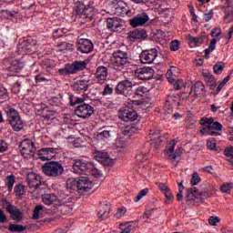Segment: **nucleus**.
<instances>
[{"label": "nucleus", "instance_id": "obj_1", "mask_svg": "<svg viewBox=\"0 0 233 233\" xmlns=\"http://www.w3.org/2000/svg\"><path fill=\"white\" fill-rule=\"evenodd\" d=\"M74 11L80 19L92 21L94 17V5L88 0H74Z\"/></svg>", "mask_w": 233, "mask_h": 233}, {"label": "nucleus", "instance_id": "obj_2", "mask_svg": "<svg viewBox=\"0 0 233 233\" xmlns=\"http://www.w3.org/2000/svg\"><path fill=\"white\" fill-rule=\"evenodd\" d=\"M108 14L114 15H127V17H132V9L128 7L127 3L121 0H113L109 3Z\"/></svg>", "mask_w": 233, "mask_h": 233}, {"label": "nucleus", "instance_id": "obj_3", "mask_svg": "<svg viewBox=\"0 0 233 233\" xmlns=\"http://www.w3.org/2000/svg\"><path fill=\"white\" fill-rule=\"evenodd\" d=\"M7 120L9 121V125L12 127L15 132H21L23 128H25V122L21 119V116H19V112L15 108H9L7 111Z\"/></svg>", "mask_w": 233, "mask_h": 233}, {"label": "nucleus", "instance_id": "obj_4", "mask_svg": "<svg viewBox=\"0 0 233 233\" xmlns=\"http://www.w3.org/2000/svg\"><path fill=\"white\" fill-rule=\"evenodd\" d=\"M129 63L128 53L122 50H116L113 53V66L125 68Z\"/></svg>", "mask_w": 233, "mask_h": 233}, {"label": "nucleus", "instance_id": "obj_5", "mask_svg": "<svg viewBox=\"0 0 233 233\" xmlns=\"http://www.w3.org/2000/svg\"><path fill=\"white\" fill-rule=\"evenodd\" d=\"M132 86L134 83L128 79L120 81L116 86V93L126 97L132 96Z\"/></svg>", "mask_w": 233, "mask_h": 233}, {"label": "nucleus", "instance_id": "obj_6", "mask_svg": "<svg viewBox=\"0 0 233 233\" xmlns=\"http://www.w3.org/2000/svg\"><path fill=\"white\" fill-rule=\"evenodd\" d=\"M20 152L25 158L32 157L35 154V145L30 139H25L20 144Z\"/></svg>", "mask_w": 233, "mask_h": 233}, {"label": "nucleus", "instance_id": "obj_7", "mask_svg": "<svg viewBox=\"0 0 233 233\" xmlns=\"http://www.w3.org/2000/svg\"><path fill=\"white\" fill-rule=\"evenodd\" d=\"M42 171L46 176H49V177H57L59 176V162L49 161L45 163L42 166Z\"/></svg>", "mask_w": 233, "mask_h": 233}, {"label": "nucleus", "instance_id": "obj_8", "mask_svg": "<svg viewBox=\"0 0 233 233\" xmlns=\"http://www.w3.org/2000/svg\"><path fill=\"white\" fill-rule=\"evenodd\" d=\"M92 115H94V108L89 104H80L75 108V116L82 119H86V117H90Z\"/></svg>", "mask_w": 233, "mask_h": 233}, {"label": "nucleus", "instance_id": "obj_9", "mask_svg": "<svg viewBox=\"0 0 233 233\" xmlns=\"http://www.w3.org/2000/svg\"><path fill=\"white\" fill-rule=\"evenodd\" d=\"M140 62L143 65H152L154 61H156L157 57V49L152 48V49H147V50H143L140 53Z\"/></svg>", "mask_w": 233, "mask_h": 233}, {"label": "nucleus", "instance_id": "obj_10", "mask_svg": "<svg viewBox=\"0 0 233 233\" xmlns=\"http://www.w3.org/2000/svg\"><path fill=\"white\" fill-rule=\"evenodd\" d=\"M125 22L119 17H109L106 19V27L110 32H121Z\"/></svg>", "mask_w": 233, "mask_h": 233}, {"label": "nucleus", "instance_id": "obj_11", "mask_svg": "<svg viewBox=\"0 0 233 233\" xmlns=\"http://www.w3.org/2000/svg\"><path fill=\"white\" fill-rule=\"evenodd\" d=\"M176 148V141L171 140L167 147V155L170 161H176L177 159L181 157V154H183L182 147H178L175 152L174 149Z\"/></svg>", "mask_w": 233, "mask_h": 233}, {"label": "nucleus", "instance_id": "obj_12", "mask_svg": "<svg viewBox=\"0 0 233 233\" xmlns=\"http://www.w3.org/2000/svg\"><path fill=\"white\" fill-rule=\"evenodd\" d=\"M94 168V164L91 162H83V160H76L73 164V172L75 174H86L89 169Z\"/></svg>", "mask_w": 233, "mask_h": 233}, {"label": "nucleus", "instance_id": "obj_13", "mask_svg": "<svg viewBox=\"0 0 233 233\" xmlns=\"http://www.w3.org/2000/svg\"><path fill=\"white\" fill-rule=\"evenodd\" d=\"M94 188V184L86 177H80L76 181V189L80 194L90 192Z\"/></svg>", "mask_w": 233, "mask_h": 233}, {"label": "nucleus", "instance_id": "obj_14", "mask_svg": "<svg viewBox=\"0 0 233 233\" xmlns=\"http://www.w3.org/2000/svg\"><path fill=\"white\" fill-rule=\"evenodd\" d=\"M181 101V96L179 95H168L164 106V110H167V114H172L174 106H179Z\"/></svg>", "mask_w": 233, "mask_h": 233}, {"label": "nucleus", "instance_id": "obj_15", "mask_svg": "<svg viewBox=\"0 0 233 233\" xmlns=\"http://www.w3.org/2000/svg\"><path fill=\"white\" fill-rule=\"evenodd\" d=\"M60 198V212L62 214H70L74 209V207L72 206V198L65 194H62Z\"/></svg>", "mask_w": 233, "mask_h": 233}, {"label": "nucleus", "instance_id": "obj_16", "mask_svg": "<svg viewBox=\"0 0 233 233\" xmlns=\"http://www.w3.org/2000/svg\"><path fill=\"white\" fill-rule=\"evenodd\" d=\"M147 21H150V17L147 13H141L135 15L133 18L129 20V25L133 28H137V26H145Z\"/></svg>", "mask_w": 233, "mask_h": 233}, {"label": "nucleus", "instance_id": "obj_17", "mask_svg": "<svg viewBox=\"0 0 233 233\" xmlns=\"http://www.w3.org/2000/svg\"><path fill=\"white\" fill-rule=\"evenodd\" d=\"M149 139L150 150H157L163 141V136L159 131H153L149 133Z\"/></svg>", "mask_w": 233, "mask_h": 233}, {"label": "nucleus", "instance_id": "obj_18", "mask_svg": "<svg viewBox=\"0 0 233 233\" xmlns=\"http://www.w3.org/2000/svg\"><path fill=\"white\" fill-rule=\"evenodd\" d=\"M25 179L28 187L30 188H35V190H37V188L43 185L41 176L35 173H28Z\"/></svg>", "mask_w": 233, "mask_h": 233}, {"label": "nucleus", "instance_id": "obj_19", "mask_svg": "<svg viewBox=\"0 0 233 233\" xmlns=\"http://www.w3.org/2000/svg\"><path fill=\"white\" fill-rule=\"evenodd\" d=\"M76 49L81 54H90L94 50V44L88 39L81 38L78 40Z\"/></svg>", "mask_w": 233, "mask_h": 233}, {"label": "nucleus", "instance_id": "obj_20", "mask_svg": "<svg viewBox=\"0 0 233 233\" xmlns=\"http://www.w3.org/2000/svg\"><path fill=\"white\" fill-rule=\"evenodd\" d=\"M57 151L54 147H44L38 151V157L42 161H50V159L56 157Z\"/></svg>", "mask_w": 233, "mask_h": 233}, {"label": "nucleus", "instance_id": "obj_21", "mask_svg": "<svg viewBox=\"0 0 233 233\" xmlns=\"http://www.w3.org/2000/svg\"><path fill=\"white\" fill-rule=\"evenodd\" d=\"M155 71L152 67H143L136 71V75L141 81H148L154 77Z\"/></svg>", "mask_w": 233, "mask_h": 233}, {"label": "nucleus", "instance_id": "obj_22", "mask_svg": "<svg viewBox=\"0 0 233 233\" xmlns=\"http://www.w3.org/2000/svg\"><path fill=\"white\" fill-rule=\"evenodd\" d=\"M158 188H160V191L164 193V196L166 197V205L172 204L174 201V194H172V191H170V187H167L164 183H160L158 184Z\"/></svg>", "mask_w": 233, "mask_h": 233}, {"label": "nucleus", "instance_id": "obj_23", "mask_svg": "<svg viewBox=\"0 0 233 233\" xmlns=\"http://www.w3.org/2000/svg\"><path fill=\"white\" fill-rule=\"evenodd\" d=\"M118 117L120 119H122V121H136V119H137V112L134 111V110H128L126 109L124 111H120Z\"/></svg>", "mask_w": 233, "mask_h": 233}, {"label": "nucleus", "instance_id": "obj_24", "mask_svg": "<svg viewBox=\"0 0 233 233\" xmlns=\"http://www.w3.org/2000/svg\"><path fill=\"white\" fill-rule=\"evenodd\" d=\"M147 37H148V35L145 29H137L128 33V39L133 43L136 42L137 39H147Z\"/></svg>", "mask_w": 233, "mask_h": 233}, {"label": "nucleus", "instance_id": "obj_25", "mask_svg": "<svg viewBox=\"0 0 233 233\" xmlns=\"http://www.w3.org/2000/svg\"><path fill=\"white\" fill-rule=\"evenodd\" d=\"M110 214V205L108 202H102L99 206V211L97 213L99 221H105Z\"/></svg>", "mask_w": 233, "mask_h": 233}, {"label": "nucleus", "instance_id": "obj_26", "mask_svg": "<svg viewBox=\"0 0 233 233\" xmlns=\"http://www.w3.org/2000/svg\"><path fill=\"white\" fill-rule=\"evenodd\" d=\"M7 212L11 215L12 219L19 223L23 219V213L15 206L9 204L6 207Z\"/></svg>", "mask_w": 233, "mask_h": 233}, {"label": "nucleus", "instance_id": "obj_27", "mask_svg": "<svg viewBox=\"0 0 233 233\" xmlns=\"http://www.w3.org/2000/svg\"><path fill=\"white\" fill-rule=\"evenodd\" d=\"M88 83H90L89 79H80L73 84V88L75 92L81 94V92H86L88 90Z\"/></svg>", "mask_w": 233, "mask_h": 233}, {"label": "nucleus", "instance_id": "obj_28", "mask_svg": "<svg viewBox=\"0 0 233 233\" xmlns=\"http://www.w3.org/2000/svg\"><path fill=\"white\" fill-rule=\"evenodd\" d=\"M108 76V69L103 66H98L96 72V77L98 79V83L103 85L106 81V76Z\"/></svg>", "mask_w": 233, "mask_h": 233}, {"label": "nucleus", "instance_id": "obj_29", "mask_svg": "<svg viewBox=\"0 0 233 233\" xmlns=\"http://www.w3.org/2000/svg\"><path fill=\"white\" fill-rule=\"evenodd\" d=\"M186 198L190 203H199V192L198 191V188L193 187L187 189Z\"/></svg>", "mask_w": 233, "mask_h": 233}, {"label": "nucleus", "instance_id": "obj_30", "mask_svg": "<svg viewBox=\"0 0 233 233\" xmlns=\"http://www.w3.org/2000/svg\"><path fill=\"white\" fill-rule=\"evenodd\" d=\"M42 201L45 205L50 206L54 205L57 201V197L54 194H44L42 196Z\"/></svg>", "mask_w": 233, "mask_h": 233}, {"label": "nucleus", "instance_id": "obj_31", "mask_svg": "<svg viewBox=\"0 0 233 233\" xmlns=\"http://www.w3.org/2000/svg\"><path fill=\"white\" fill-rule=\"evenodd\" d=\"M15 194L16 198H23L26 194V187L23 184H17L15 186Z\"/></svg>", "mask_w": 233, "mask_h": 233}, {"label": "nucleus", "instance_id": "obj_32", "mask_svg": "<svg viewBox=\"0 0 233 233\" xmlns=\"http://www.w3.org/2000/svg\"><path fill=\"white\" fill-rule=\"evenodd\" d=\"M192 92H195V94H201V92H205V85H203L201 81L196 82L194 87H191L189 96L192 94Z\"/></svg>", "mask_w": 233, "mask_h": 233}, {"label": "nucleus", "instance_id": "obj_33", "mask_svg": "<svg viewBox=\"0 0 233 233\" xmlns=\"http://www.w3.org/2000/svg\"><path fill=\"white\" fill-rule=\"evenodd\" d=\"M15 184V176L14 175L7 176L5 179V187H7V190H9V192H12Z\"/></svg>", "mask_w": 233, "mask_h": 233}, {"label": "nucleus", "instance_id": "obj_34", "mask_svg": "<svg viewBox=\"0 0 233 233\" xmlns=\"http://www.w3.org/2000/svg\"><path fill=\"white\" fill-rule=\"evenodd\" d=\"M216 43H218V40L213 38L209 44L208 48L205 49V57L207 59L210 57V52H214V50H216Z\"/></svg>", "mask_w": 233, "mask_h": 233}, {"label": "nucleus", "instance_id": "obj_35", "mask_svg": "<svg viewBox=\"0 0 233 233\" xmlns=\"http://www.w3.org/2000/svg\"><path fill=\"white\" fill-rule=\"evenodd\" d=\"M137 130H139V127L136 126L127 127L122 129V134L124 136H132V134H135V132H137Z\"/></svg>", "mask_w": 233, "mask_h": 233}, {"label": "nucleus", "instance_id": "obj_36", "mask_svg": "<svg viewBox=\"0 0 233 233\" xmlns=\"http://www.w3.org/2000/svg\"><path fill=\"white\" fill-rule=\"evenodd\" d=\"M110 132H112L110 129H99L96 137L97 139H107V137H110Z\"/></svg>", "mask_w": 233, "mask_h": 233}, {"label": "nucleus", "instance_id": "obj_37", "mask_svg": "<svg viewBox=\"0 0 233 233\" xmlns=\"http://www.w3.org/2000/svg\"><path fill=\"white\" fill-rule=\"evenodd\" d=\"M121 225H125L126 228H124V230H122V232L124 233H130L132 232V230H136V225L137 223L134 221H130V222H126L124 224Z\"/></svg>", "mask_w": 233, "mask_h": 233}, {"label": "nucleus", "instance_id": "obj_38", "mask_svg": "<svg viewBox=\"0 0 233 233\" xmlns=\"http://www.w3.org/2000/svg\"><path fill=\"white\" fill-rule=\"evenodd\" d=\"M25 230H26V228L22 225H16V224L9 225L10 232H25Z\"/></svg>", "mask_w": 233, "mask_h": 233}, {"label": "nucleus", "instance_id": "obj_39", "mask_svg": "<svg viewBox=\"0 0 233 233\" xmlns=\"http://www.w3.org/2000/svg\"><path fill=\"white\" fill-rule=\"evenodd\" d=\"M41 212H45V206L43 205L35 206L33 212V219H39V214H41Z\"/></svg>", "mask_w": 233, "mask_h": 233}, {"label": "nucleus", "instance_id": "obj_40", "mask_svg": "<svg viewBox=\"0 0 233 233\" xmlns=\"http://www.w3.org/2000/svg\"><path fill=\"white\" fill-rule=\"evenodd\" d=\"M71 106H76V105H83L85 103V98L75 97L74 96H69Z\"/></svg>", "mask_w": 233, "mask_h": 233}, {"label": "nucleus", "instance_id": "obj_41", "mask_svg": "<svg viewBox=\"0 0 233 233\" xmlns=\"http://www.w3.org/2000/svg\"><path fill=\"white\" fill-rule=\"evenodd\" d=\"M42 66L44 70H46V72H50V70H52V68H54L55 66L54 61L50 59H45L42 63Z\"/></svg>", "mask_w": 233, "mask_h": 233}, {"label": "nucleus", "instance_id": "obj_42", "mask_svg": "<svg viewBox=\"0 0 233 233\" xmlns=\"http://www.w3.org/2000/svg\"><path fill=\"white\" fill-rule=\"evenodd\" d=\"M66 187L69 190H74V189L77 188V181L76 179L67 178Z\"/></svg>", "mask_w": 233, "mask_h": 233}, {"label": "nucleus", "instance_id": "obj_43", "mask_svg": "<svg viewBox=\"0 0 233 233\" xmlns=\"http://www.w3.org/2000/svg\"><path fill=\"white\" fill-rule=\"evenodd\" d=\"M225 68V63L218 62L213 66L214 74H221Z\"/></svg>", "mask_w": 233, "mask_h": 233}, {"label": "nucleus", "instance_id": "obj_44", "mask_svg": "<svg viewBox=\"0 0 233 233\" xmlns=\"http://www.w3.org/2000/svg\"><path fill=\"white\" fill-rule=\"evenodd\" d=\"M74 64L76 68V72H81V70H85L86 68V61H75Z\"/></svg>", "mask_w": 233, "mask_h": 233}, {"label": "nucleus", "instance_id": "obj_45", "mask_svg": "<svg viewBox=\"0 0 233 233\" xmlns=\"http://www.w3.org/2000/svg\"><path fill=\"white\" fill-rule=\"evenodd\" d=\"M233 183H226L220 187L221 192H224L226 194H230V190H232Z\"/></svg>", "mask_w": 233, "mask_h": 233}, {"label": "nucleus", "instance_id": "obj_46", "mask_svg": "<svg viewBox=\"0 0 233 233\" xmlns=\"http://www.w3.org/2000/svg\"><path fill=\"white\" fill-rule=\"evenodd\" d=\"M59 174H60V176H61V177H68V176H70V169H68V168H65L64 167H63V165H59Z\"/></svg>", "mask_w": 233, "mask_h": 233}, {"label": "nucleus", "instance_id": "obj_47", "mask_svg": "<svg viewBox=\"0 0 233 233\" xmlns=\"http://www.w3.org/2000/svg\"><path fill=\"white\" fill-rule=\"evenodd\" d=\"M201 182V178L199 177V174L198 173H193L192 174V177H191V185L192 187H195V185H198V183H200Z\"/></svg>", "mask_w": 233, "mask_h": 233}, {"label": "nucleus", "instance_id": "obj_48", "mask_svg": "<svg viewBox=\"0 0 233 233\" xmlns=\"http://www.w3.org/2000/svg\"><path fill=\"white\" fill-rule=\"evenodd\" d=\"M148 194V188L142 189L138 195L135 198V203H137V201H141L142 198H145Z\"/></svg>", "mask_w": 233, "mask_h": 233}, {"label": "nucleus", "instance_id": "obj_49", "mask_svg": "<svg viewBox=\"0 0 233 233\" xmlns=\"http://www.w3.org/2000/svg\"><path fill=\"white\" fill-rule=\"evenodd\" d=\"M148 194V188L142 189L138 195L135 198V203H137V201H141L142 198H145Z\"/></svg>", "mask_w": 233, "mask_h": 233}, {"label": "nucleus", "instance_id": "obj_50", "mask_svg": "<svg viewBox=\"0 0 233 233\" xmlns=\"http://www.w3.org/2000/svg\"><path fill=\"white\" fill-rule=\"evenodd\" d=\"M169 48L170 50H172V52H177V50H179V41L178 40L171 41L169 45Z\"/></svg>", "mask_w": 233, "mask_h": 233}, {"label": "nucleus", "instance_id": "obj_51", "mask_svg": "<svg viewBox=\"0 0 233 233\" xmlns=\"http://www.w3.org/2000/svg\"><path fill=\"white\" fill-rule=\"evenodd\" d=\"M127 214V208H120L117 209L116 213L115 214V218L119 219V218H123Z\"/></svg>", "mask_w": 233, "mask_h": 233}, {"label": "nucleus", "instance_id": "obj_52", "mask_svg": "<svg viewBox=\"0 0 233 233\" xmlns=\"http://www.w3.org/2000/svg\"><path fill=\"white\" fill-rule=\"evenodd\" d=\"M100 163H103L105 167H112L114 165V161L108 156H106L105 158H103Z\"/></svg>", "mask_w": 233, "mask_h": 233}, {"label": "nucleus", "instance_id": "obj_53", "mask_svg": "<svg viewBox=\"0 0 233 233\" xmlns=\"http://www.w3.org/2000/svg\"><path fill=\"white\" fill-rule=\"evenodd\" d=\"M190 43H195L196 45H201L203 43L204 38L203 36L196 37V36H189Z\"/></svg>", "mask_w": 233, "mask_h": 233}, {"label": "nucleus", "instance_id": "obj_54", "mask_svg": "<svg viewBox=\"0 0 233 233\" xmlns=\"http://www.w3.org/2000/svg\"><path fill=\"white\" fill-rule=\"evenodd\" d=\"M106 156H108V154L103 151H97L95 153V157L97 159V161H100V162L102 159H105Z\"/></svg>", "mask_w": 233, "mask_h": 233}, {"label": "nucleus", "instance_id": "obj_55", "mask_svg": "<svg viewBox=\"0 0 233 233\" xmlns=\"http://www.w3.org/2000/svg\"><path fill=\"white\" fill-rule=\"evenodd\" d=\"M90 174L94 176V177L99 178L101 177V172L93 165V167L89 169Z\"/></svg>", "mask_w": 233, "mask_h": 233}, {"label": "nucleus", "instance_id": "obj_56", "mask_svg": "<svg viewBox=\"0 0 233 233\" xmlns=\"http://www.w3.org/2000/svg\"><path fill=\"white\" fill-rule=\"evenodd\" d=\"M70 48H72V45L68 44L66 42H62L60 44V52H65V50H70Z\"/></svg>", "mask_w": 233, "mask_h": 233}, {"label": "nucleus", "instance_id": "obj_57", "mask_svg": "<svg viewBox=\"0 0 233 233\" xmlns=\"http://www.w3.org/2000/svg\"><path fill=\"white\" fill-rule=\"evenodd\" d=\"M8 97V90L6 87L1 86L0 87V99H6Z\"/></svg>", "mask_w": 233, "mask_h": 233}, {"label": "nucleus", "instance_id": "obj_58", "mask_svg": "<svg viewBox=\"0 0 233 233\" xmlns=\"http://www.w3.org/2000/svg\"><path fill=\"white\" fill-rule=\"evenodd\" d=\"M211 37H219L221 35V29L214 27L210 33Z\"/></svg>", "mask_w": 233, "mask_h": 233}, {"label": "nucleus", "instance_id": "obj_59", "mask_svg": "<svg viewBox=\"0 0 233 233\" xmlns=\"http://www.w3.org/2000/svg\"><path fill=\"white\" fill-rule=\"evenodd\" d=\"M114 88L110 87V85H106L104 91H103V96H110L113 94Z\"/></svg>", "mask_w": 233, "mask_h": 233}, {"label": "nucleus", "instance_id": "obj_60", "mask_svg": "<svg viewBox=\"0 0 233 233\" xmlns=\"http://www.w3.org/2000/svg\"><path fill=\"white\" fill-rule=\"evenodd\" d=\"M207 147L208 150H216V139L208 140L207 142Z\"/></svg>", "mask_w": 233, "mask_h": 233}, {"label": "nucleus", "instance_id": "obj_61", "mask_svg": "<svg viewBox=\"0 0 233 233\" xmlns=\"http://www.w3.org/2000/svg\"><path fill=\"white\" fill-rule=\"evenodd\" d=\"M8 150V143L5 140H0V153L6 152Z\"/></svg>", "mask_w": 233, "mask_h": 233}, {"label": "nucleus", "instance_id": "obj_62", "mask_svg": "<svg viewBox=\"0 0 233 233\" xmlns=\"http://www.w3.org/2000/svg\"><path fill=\"white\" fill-rule=\"evenodd\" d=\"M220 219L218 217H210L208 218V223L209 225H212V227H216V225H218V223H219Z\"/></svg>", "mask_w": 233, "mask_h": 233}, {"label": "nucleus", "instance_id": "obj_63", "mask_svg": "<svg viewBox=\"0 0 233 233\" xmlns=\"http://www.w3.org/2000/svg\"><path fill=\"white\" fill-rule=\"evenodd\" d=\"M224 155H225L227 157H231V159H233V147H227V148L224 150Z\"/></svg>", "mask_w": 233, "mask_h": 233}, {"label": "nucleus", "instance_id": "obj_64", "mask_svg": "<svg viewBox=\"0 0 233 233\" xmlns=\"http://www.w3.org/2000/svg\"><path fill=\"white\" fill-rule=\"evenodd\" d=\"M210 130H212L210 126H206L200 129V134H202V136H210Z\"/></svg>", "mask_w": 233, "mask_h": 233}]
</instances>
